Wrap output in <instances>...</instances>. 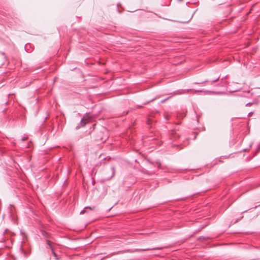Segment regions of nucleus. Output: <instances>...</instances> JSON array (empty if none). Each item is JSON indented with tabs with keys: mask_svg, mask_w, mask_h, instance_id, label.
Returning a JSON list of instances; mask_svg holds the SVG:
<instances>
[{
	"mask_svg": "<svg viewBox=\"0 0 260 260\" xmlns=\"http://www.w3.org/2000/svg\"><path fill=\"white\" fill-rule=\"evenodd\" d=\"M115 174V170L114 167L106 169L103 172V177L104 181L110 180Z\"/></svg>",
	"mask_w": 260,
	"mask_h": 260,
	"instance_id": "1",
	"label": "nucleus"
},
{
	"mask_svg": "<svg viewBox=\"0 0 260 260\" xmlns=\"http://www.w3.org/2000/svg\"><path fill=\"white\" fill-rule=\"evenodd\" d=\"M6 60V57L4 53H0V67L3 66Z\"/></svg>",
	"mask_w": 260,
	"mask_h": 260,
	"instance_id": "2",
	"label": "nucleus"
},
{
	"mask_svg": "<svg viewBox=\"0 0 260 260\" xmlns=\"http://www.w3.org/2000/svg\"><path fill=\"white\" fill-rule=\"evenodd\" d=\"M85 118H82V119L81 120V121H80V124H81L80 126H84L85 125L86 122H85Z\"/></svg>",
	"mask_w": 260,
	"mask_h": 260,
	"instance_id": "3",
	"label": "nucleus"
},
{
	"mask_svg": "<svg viewBox=\"0 0 260 260\" xmlns=\"http://www.w3.org/2000/svg\"><path fill=\"white\" fill-rule=\"evenodd\" d=\"M219 77H217V78H216V79H215L213 80L212 81V82H216V81L219 79Z\"/></svg>",
	"mask_w": 260,
	"mask_h": 260,
	"instance_id": "4",
	"label": "nucleus"
},
{
	"mask_svg": "<svg viewBox=\"0 0 260 260\" xmlns=\"http://www.w3.org/2000/svg\"><path fill=\"white\" fill-rule=\"evenodd\" d=\"M85 212V210H83L80 212V214H83Z\"/></svg>",
	"mask_w": 260,
	"mask_h": 260,
	"instance_id": "5",
	"label": "nucleus"
},
{
	"mask_svg": "<svg viewBox=\"0 0 260 260\" xmlns=\"http://www.w3.org/2000/svg\"><path fill=\"white\" fill-rule=\"evenodd\" d=\"M207 82V81H205L204 82H201L200 83H201V84L205 83H206V82Z\"/></svg>",
	"mask_w": 260,
	"mask_h": 260,
	"instance_id": "6",
	"label": "nucleus"
},
{
	"mask_svg": "<svg viewBox=\"0 0 260 260\" xmlns=\"http://www.w3.org/2000/svg\"><path fill=\"white\" fill-rule=\"evenodd\" d=\"M27 138H22V141H24Z\"/></svg>",
	"mask_w": 260,
	"mask_h": 260,
	"instance_id": "7",
	"label": "nucleus"
},
{
	"mask_svg": "<svg viewBox=\"0 0 260 260\" xmlns=\"http://www.w3.org/2000/svg\"><path fill=\"white\" fill-rule=\"evenodd\" d=\"M252 114V112H250L248 114V115L250 116V115H251Z\"/></svg>",
	"mask_w": 260,
	"mask_h": 260,
	"instance_id": "8",
	"label": "nucleus"
},
{
	"mask_svg": "<svg viewBox=\"0 0 260 260\" xmlns=\"http://www.w3.org/2000/svg\"><path fill=\"white\" fill-rule=\"evenodd\" d=\"M50 242L49 241H47V243H48V244L49 245H50Z\"/></svg>",
	"mask_w": 260,
	"mask_h": 260,
	"instance_id": "9",
	"label": "nucleus"
},
{
	"mask_svg": "<svg viewBox=\"0 0 260 260\" xmlns=\"http://www.w3.org/2000/svg\"><path fill=\"white\" fill-rule=\"evenodd\" d=\"M53 254L54 255V256H56V254L55 252H53Z\"/></svg>",
	"mask_w": 260,
	"mask_h": 260,
	"instance_id": "10",
	"label": "nucleus"
},
{
	"mask_svg": "<svg viewBox=\"0 0 260 260\" xmlns=\"http://www.w3.org/2000/svg\"><path fill=\"white\" fill-rule=\"evenodd\" d=\"M79 127H80V126H77V128H79Z\"/></svg>",
	"mask_w": 260,
	"mask_h": 260,
	"instance_id": "11",
	"label": "nucleus"
}]
</instances>
